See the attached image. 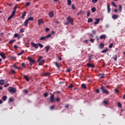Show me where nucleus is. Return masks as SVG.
Returning a JSON list of instances; mask_svg holds the SVG:
<instances>
[{
    "label": "nucleus",
    "mask_w": 125,
    "mask_h": 125,
    "mask_svg": "<svg viewBox=\"0 0 125 125\" xmlns=\"http://www.w3.org/2000/svg\"><path fill=\"white\" fill-rule=\"evenodd\" d=\"M17 7H18L17 6L14 7L11 16L8 18V20H11V19L14 17V15H15V14L16 13V9H17Z\"/></svg>",
    "instance_id": "nucleus-1"
},
{
    "label": "nucleus",
    "mask_w": 125,
    "mask_h": 125,
    "mask_svg": "<svg viewBox=\"0 0 125 125\" xmlns=\"http://www.w3.org/2000/svg\"><path fill=\"white\" fill-rule=\"evenodd\" d=\"M50 97L48 98L47 100V101H49L50 102H51L52 103H54V102H55V99L54 98V94H52V93H50Z\"/></svg>",
    "instance_id": "nucleus-2"
},
{
    "label": "nucleus",
    "mask_w": 125,
    "mask_h": 125,
    "mask_svg": "<svg viewBox=\"0 0 125 125\" xmlns=\"http://www.w3.org/2000/svg\"><path fill=\"white\" fill-rule=\"evenodd\" d=\"M27 59L29 61V64L31 67L33 66V64H34V63H36V61H35V60H34V59H33L31 57H28Z\"/></svg>",
    "instance_id": "nucleus-3"
},
{
    "label": "nucleus",
    "mask_w": 125,
    "mask_h": 125,
    "mask_svg": "<svg viewBox=\"0 0 125 125\" xmlns=\"http://www.w3.org/2000/svg\"><path fill=\"white\" fill-rule=\"evenodd\" d=\"M101 89L103 93H105V94H109V91L106 90V88H105V87H104V86L102 85L101 87Z\"/></svg>",
    "instance_id": "nucleus-4"
},
{
    "label": "nucleus",
    "mask_w": 125,
    "mask_h": 125,
    "mask_svg": "<svg viewBox=\"0 0 125 125\" xmlns=\"http://www.w3.org/2000/svg\"><path fill=\"white\" fill-rule=\"evenodd\" d=\"M51 34H49L48 35H46L45 37H42L40 38V41H46V39L49 38H51Z\"/></svg>",
    "instance_id": "nucleus-5"
},
{
    "label": "nucleus",
    "mask_w": 125,
    "mask_h": 125,
    "mask_svg": "<svg viewBox=\"0 0 125 125\" xmlns=\"http://www.w3.org/2000/svg\"><path fill=\"white\" fill-rule=\"evenodd\" d=\"M8 90L9 92H13V93H16V88L15 87H9L8 88Z\"/></svg>",
    "instance_id": "nucleus-6"
},
{
    "label": "nucleus",
    "mask_w": 125,
    "mask_h": 125,
    "mask_svg": "<svg viewBox=\"0 0 125 125\" xmlns=\"http://www.w3.org/2000/svg\"><path fill=\"white\" fill-rule=\"evenodd\" d=\"M66 19L68 21H67L68 22L70 23V24H71V25L74 24V20L73 19V18H71V16L67 17Z\"/></svg>",
    "instance_id": "nucleus-7"
},
{
    "label": "nucleus",
    "mask_w": 125,
    "mask_h": 125,
    "mask_svg": "<svg viewBox=\"0 0 125 125\" xmlns=\"http://www.w3.org/2000/svg\"><path fill=\"white\" fill-rule=\"evenodd\" d=\"M51 73L50 72H45L42 73V76H43V77H49Z\"/></svg>",
    "instance_id": "nucleus-8"
},
{
    "label": "nucleus",
    "mask_w": 125,
    "mask_h": 125,
    "mask_svg": "<svg viewBox=\"0 0 125 125\" xmlns=\"http://www.w3.org/2000/svg\"><path fill=\"white\" fill-rule=\"evenodd\" d=\"M87 66L89 68H95V65H94V64L90 63L89 62L87 63Z\"/></svg>",
    "instance_id": "nucleus-9"
},
{
    "label": "nucleus",
    "mask_w": 125,
    "mask_h": 125,
    "mask_svg": "<svg viewBox=\"0 0 125 125\" xmlns=\"http://www.w3.org/2000/svg\"><path fill=\"white\" fill-rule=\"evenodd\" d=\"M31 45H32V46L33 47H35V48H39V45H38V44H36L34 42H31Z\"/></svg>",
    "instance_id": "nucleus-10"
},
{
    "label": "nucleus",
    "mask_w": 125,
    "mask_h": 125,
    "mask_svg": "<svg viewBox=\"0 0 125 125\" xmlns=\"http://www.w3.org/2000/svg\"><path fill=\"white\" fill-rule=\"evenodd\" d=\"M0 56H1L3 59H5L6 58V56H5V54L3 52L0 53Z\"/></svg>",
    "instance_id": "nucleus-11"
},
{
    "label": "nucleus",
    "mask_w": 125,
    "mask_h": 125,
    "mask_svg": "<svg viewBox=\"0 0 125 125\" xmlns=\"http://www.w3.org/2000/svg\"><path fill=\"white\" fill-rule=\"evenodd\" d=\"M38 23H39V25L41 26V25H42V24H43L44 22H43V20H42V19H40L38 21Z\"/></svg>",
    "instance_id": "nucleus-12"
},
{
    "label": "nucleus",
    "mask_w": 125,
    "mask_h": 125,
    "mask_svg": "<svg viewBox=\"0 0 125 125\" xmlns=\"http://www.w3.org/2000/svg\"><path fill=\"white\" fill-rule=\"evenodd\" d=\"M104 46H105V44H104L103 43H101L99 44V47L100 49H102L104 48Z\"/></svg>",
    "instance_id": "nucleus-13"
},
{
    "label": "nucleus",
    "mask_w": 125,
    "mask_h": 125,
    "mask_svg": "<svg viewBox=\"0 0 125 125\" xmlns=\"http://www.w3.org/2000/svg\"><path fill=\"white\" fill-rule=\"evenodd\" d=\"M107 9L108 13H110L111 11V7H110V4H107Z\"/></svg>",
    "instance_id": "nucleus-14"
},
{
    "label": "nucleus",
    "mask_w": 125,
    "mask_h": 125,
    "mask_svg": "<svg viewBox=\"0 0 125 125\" xmlns=\"http://www.w3.org/2000/svg\"><path fill=\"white\" fill-rule=\"evenodd\" d=\"M112 59H113V60H114L115 61H117V60L118 59V55L115 54L113 56Z\"/></svg>",
    "instance_id": "nucleus-15"
},
{
    "label": "nucleus",
    "mask_w": 125,
    "mask_h": 125,
    "mask_svg": "<svg viewBox=\"0 0 125 125\" xmlns=\"http://www.w3.org/2000/svg\"><path fill=\"white\" fill-rule=\"evenodd\" d=\"M119 18V16H118V15H112V19L116 20V19H118V18Z\"/></svg>",
    "instance_id": "nucleus-16"
},
{
    "label": "nucleus",
    "mask_w": 125,
    "mask_h": 125,
    "mask_svg": "<svg viewBox=\"0 0 125 125\" xmlns=\"http://www.w3.org/2000/svg\"><path fill=\"white\" fill-rule=\"evenodd\" d=\"M28 24H29V21L27 19L25 21H24V26L25 27H28Z\"/></svg>",
    "instance_id": "nucleus-17"
},
{
    "label": "nucleus",
    "mask_w": 125,
    "mask_h": 125,
    "mask_svg": "<svg viewBox=\"0 0 125 125\" xmlns=\"http://www.w3.org/2000/svg\"><path fill=\"white\" fill-rule=\"evenodd\" d=\"M96 21L94 22L95 25H97V24H99V21H100V19H96Z\"/></svg>",
    "instance_id": "nucleus-18"
},
{
    "label": "nucleus",
    "mask_w": 125,
    "mask_h": 125,
    "mask_svg": "<svg viewBox=\"0 0 125 125\" xmlns=\"http://www.w3.org/2000/svg\"><path fill=\"white\" fill-rule=\"evenodd\" d=\"M106 35L104 34V35H102L100 37V39H101V40H103V39H106Z\"/></svg>",
    "instance_id": "nucleus-19"
},
{
    "label": "nucleus",
    "mask_w": 125,
    "mask_h": 125,
    "mask_svg": "<svg viewBox=\"0 0 125 125\" xmlns=\"http://www.w3.org/2000/svg\"><path fill=\"white\" fill-rule=\"evenodd\" d=\"M26 13H27V12H26V11H24V12H23V13L22 14V16H21V18H22V19H24V18H25V17L26 16Z\"/></svg>",
    "instance_id": "nucleus-20"
},
{
    "label": "nucleus",
    "mask_w": 125,
    "mask_h": 125,
    "mask_svg": "<svg viewBox=\"0 0 125 125\" xmlns=\"http://www.w3.org/2000/svg\"><path fill=\"white\" fill-rule=\"evenodd\" d=\"M54 15V14L53 11H51V12H50L49 13V17H50V18L52 17Z\"/></svg>",
    "instance_id": "nucleus-21"
},
{
    "label": "nucleus",
    "mask_w": 125,
    "mask_h": 125,
    "mask_svg": "<svg viewBox=\"0 0 125 125\" xmlns=\"http://www.w3.org/2000/svg\"><path fill=\"white\" fill-rule=\"evenodd\" d=\"M45 48L46 49V52H48V50L50 49V46H45Z\"/></svg>",
    "instance_id": "nucleus-22"
},
{
    "label": "nucleus",
    "mask_w": 125,
    "mask_h": 125,
    "mask_svg": "<svg viewBox=\"0 0 125 125\" xmlns=\"http://www.w3.org/2000/svg\"><path fill=\"white\" fill-rule=\"evenodd\" d=\"M4 83H5V81H4V80H0V84L1 85H3L4 84Z\"/></svg>",
    "instance_id": "nucleus-23"
},
{
    "label": "nucleus",
    "mask_w": 125,
    "mask_h": 125,
    "mask_svg": "<svg viewBox=\"0 0 125 125\" xmlns=\"http://www.w3.org/2000/svg\"><path fill=\"white\" fill-rule=\"evenodd\" d=\"M104 74H99V76L100 77V79H104Z\"/></svg>",
    "instance_id": "nucleus-24"
},
{
    "label": "nucleus",
    "mask_w": 125,
    "mask_h": 125,
    "mask_svg": "<svg viewBox=\"0 0 125 125\" xmlns=\"http://www.w3.org/2000/svg\"><path fill=\"white\" fill-rule=\"evenodd\" d=\"M24 78L25 79V80H26V81H27V82H29V77H28V75H25L24 76Z\"/></svg>",
    "instance_id": "nucleus-25"
},
{
    "label": "nucleus",
    "mask_w": 125,
    "mask_h": 125,
    "mask_svg": "<svg viewBox=\"0 0 125 125\" xmlns=\"http://www.w3.org/2000/svg\"><path fill=\"white\" fill-rule=\"evenodd\" d=\"M44 60H42L39 63V65H40V66H41V65L42 64H44Z\"/></svg>",
    "instance_id": "nucleus-26"
},
{
    "label": "nucleus",
    "mask_w": 125,
    "mask_h": 125,
    "mask_svg": "<svg viewBox=\"0 0 125 125\" xmlns=\"http://www.w3.org/2000/svg\"><path fill=\"white\" fill-rule=\"evenodd\" d=\"M42 56L40 57L38 59V60H37V62L38 63H40L41 62V60H42Z\"/></svg>",
    "instance_id": "nucleus-27"
},
{
    "label": "nucleus",
    "mask_w": 125,
    "mask_h": 125,
    "mask_svg": "<svg viewBox=\"0 0 125 125\" xmlns=\"http://www.w3.org/2000/svg\"><path fill=\"white\" fill-rule=\"evenodd\" d=\"M87 22L88 23H90V22H93V19H92V18H90L88 19Z\"/></svg>",
    "instance_id": "nucleus-28"
},
{
    "label": "nucleus",
    "mask_w": 125,
    "mask_h": 125,
    "mask_svg": "<svg viewBox=\"0 0 125 125\" xmlns=\"http://www.w3.org/2000/svg\"><path fill=\"white\" fill-rule=\"evenodd\" d=\"M2 99L3 101H6V99H7V97L6 96H4L2 98Z\"/></svg>",
    "instance_id": "nucleus-29"
},
{
    "label": "nucleus",
    "mask_w": 125,
    "mask_h": 125,
    "mask_svg": "<svg viewBox=\"0 0 125 125\" xmlns=\"http://www.w3.org/2000/svg\"><path fill=\"white\" fill-rule=\"evenodd\" d=\"M55 64L56 66L57 67V68H60V64L58 63V62H55Z\"/></svg>",
    "instance_id": "nucleus-30"
},
{
    "label": "nucleus",
    "mask_w": 125,
    "mask_h": 125,
    "mask_svg": "<svg viewBox=\"0 0 125 125\" xmlns=\"http://www.w3.org/2000/svg\"><path fill=\"white\" fill-rule=\"evenodd\" d=\"M24 52H25V51L22 50L21 51V53H18L17 55H18V56H20V55H21V54H23V53H24Z\"/></svg>",
    "instance_id": "nucleus-31"
},
{
    "label": "nucleus",
    "mask_w": 125,
    "mask_h": 125,
    "mask_svg": "<svg viewBox=\"0 0 125 125\" xmlns=\"http://www.w3.org/2000/svg\"><path fill=\"white\" fill-rule=\"evenodd\" d=\"M28 21H34V18L32 17H29L28 19Z\"/></svg>",
    "instance_id": "nucleus-32"
},
{
    "label": "nucleus",
    "mask_w": 125,
    "mask_h": 125,
    "mask_svg": "<svg viewBox=\"0 0 125 125\" xmlns=\"http://www.w3.org/2000/svg\"><path fill=\"white\" fill-rule=\"evenodd\" d=\"M122 10H123V6H122V5H119V12H122Z\"/></svg>",
    "instance_id": "nucleus-33"
},
{
    "label": "nucleus",
    "mask_w": 125,
    "mask_h": 125,
    "mask_svg": "<svg viewBox=\"0 0 125 125\" xmlns=\"http://www.w3.org/2000/svg\"><path fill=\"white\" fill-rule=\"evenodd\" d=\"M67 4L68 5H71V4H72V1L71 0H68Z\"/></svg>",
    "instance_id": "nucleus-34"
},
{
    "label": "nucleus",
    "mask_w": 125,
    "mask_h": 125,
    "mask_svg": "<svg viewBox=\"0 0 125 125\" xmlns=\"http://www.w3.org/2000/svg\"><path fill=\"white\" fill-rule=\"evenodd\" d=\"M107 51H108V48H106L105 49L102 51V53H105L107 52Z\"/></svg>",
    "instance_id": "nucleus-35"
},
{
    "label": "nucleus",
    "mask_w": 125,
    "mask_h": 125,
    "mask_svg": "<svg viewBox=\"0 0 125 125\" xmlns=\"http://www.w3.org/2000/svg\"><path fill=\"white\" fill-rule=\"evenodd\" d=\"M82 87L84 88V89H86V86L85 85V84H82Z\"/></svg>",
    "instance_id": "nucleus-36"
},
{
    "label": "nucleus",
    "mask_w": 125,
    "mask_h": 125,
    "mask_svg": "<svg viewBox=\"0 0 125 125\" xmlns=\"http://www.w3.org/2000/svg\"><path fill=\"white\" fill-rule=\"evenodd\" d=\"M14 101V99L12 98H10L9 99V102H13Z\"/></svg>",
    "instance_id": "nucleus-37"
},
{
    "label": "nucleus",
    "mask_w": 125,
    "mask_h": 125,
    "mask_svg": "<svg viewBox=\"0 0 125 125\" xmlns=\"http://www.w3.org/2000/svg\"><path fill=\"white\" fill-rule=\"evenodd\" d=\"M13 42H15V40H11L9 42V43H13Z\"/></svg>",
    "instance_id": "nucleus-38"
},
{
    "label": "nucleus",
    "mask_w": 125,
    "mask_h": 125,
    "mask_svg": "<svg viewBox=\"0 0 125 125\" xmlns=\"http://www.w3.org/2000/svg\"><path fill=\"white\" fill-rule=\"evenodd\" d=\"M91 11L92 12H95V11H96V8L95 7H93L91 9Z\"/></svg>",
    "instance_id": "nucleus-39"
},
{
    "label": "nucleus",
    "mask_w": 125,
    "mask_h": 125,
    "mask_svg": "<svg viewBox=\"0 0 125 125\" xmlns=\"http://www.w3.org/2000/svg\"><path fill=\"white\" fill-rule=\"evenodd\" d=\"M103 102L105 105H108V104H109V102H108V101H104Z\"/></svg>",
    "instance_id": "nucleus-40"
},
{
    "label": "nucleus",
    "mask_w": 125,
    "mask_h": 125,
    "mask_svg": "<svg viewBox=\"0 0 125 125\" xmlns=\"http://www.w3.org/2000/svg\"><path fill=\"white\" fill-rule=\"evenodd\" d=\"M71 8L72 9H76V6H75V4H72L71 5Z\"/></svg>",
    "instance_id": "nucleus-41"
},
{
    "label": "nucleus",
    "mask_w": 125,
    "mask_h": 125,
    "mask_svg": "<svg viewBox=\"0 0 125 125\" xmlns=\"http://www.w3.org/2000/svg\"><path fill=\"white\" fill-rule=\"evenodd\" d=\"M21 66L22 67H23V68H26V64H25L24 62H22L21 63Z\"/></svg>",
    "instance_id": "nucleus-42"
},
{
    "label": "nucleus",
    "mask_w": 125,
    "mask_h": 125,
    "mask_svg": "<svg viewBox=\"0 0 125 125\" xmlns=\"http://www.w3.org/2000/svg\"><path fill=\"white\" fill-rule=\"evenodd\" d=\"M38 45L40 46V47H41V48H42V47H43V45L40 43H38Z\"/></svg>",
    "instance_id": "nucleus-43"
},
{
    "label": "nucleus",
    "mask_w": 125,
    "mask_h": 125,
    "mask_svg": "<svg viewBox=\"0 0 125 125\" xmlns=\"http://www.w3.org/2000/svg\"><path fill=\"white\" fill-rule=\"evenodd\" d=\"M13 67H14V68H16V69H19L21 68V67H19L15 65V64L13 65Z\"/></svg>",
    "instance_id": "nucleus-44"
},
{
    "label": "nucleus",
    "mask_w": 125,
    "mask_h": 125,
    "mask_svg": "<svg viewBox=\"0 0 125 125\" xmlns=\"http://www.w3.org/2000/svg\"><path fill=\"white\" fill-rule=\"evenodd\" d=\"M112 5L114 6L115 7H117V5L115 4V2L114 1L111 2Z\"/></svg>",
    "instance_id": "nucleus-45"
},
{
    "label": "nucleus",
    "mask_w": 125,
    "mask_h": 125,
    "mask_svg": "<svg viewBox=\"0 0 125 125\" xmlns=\"http://www.w3.org/2000/svg\"><path fill=\"white\" fill-rule=\"evenodd\" d=\"M98 1V0H92V3H96Z\"/></svg>",
    "instance_id": "nucleus-46"
},
{
    "label": "nucleus",
    "mask_w": 125,
    "mask_h": 125,
    "mask_svg": "<svg viewBox=\"0 0 125 125\" xmlns=\"http://www.w3.org/2000/svg\"><path fill=\"white\" fill-rule=\"evenodd\" d=\"M23 92H24L25 94H28V90L27 89L24 90H23Z\"/></svg>",
    "instance_id": "nucleus-47"
},
{
    "label": "nucleus",
    "mask_w": 125,
    "mask_h": 125,
    "mask_svg": "<svg viewBox=\"0 0 125 125\" xmlns=\"http://www.w3.org/2000/svg\"><path fill=\"white\" fill-rule=\"evenodd\" d=\"M118 106L119 108H122V104H121V103H118Z\"/></svg>",
    "instance_id": "nucleus-48"
},
{
    "label": "nucleus",
    "mask_w": 125,
    "mask_h": 125,
    "mask_svg": "<svg viewBox=\"0 0 125 125\" xmlns=\"http://www.w3.org/2000/svg\"><path fill=\"white\" fill-rule=\"evenodd\" d=\"M73 86H74V85L70 84V85L68 86V88H73Z\"/></svg>",
    "instance_id": "nucleus-49"
},
{
    "label": "nucleus",
    "mask_w": 125,
    "mask_h": 125,
    "mask_svg": "<svg viewBox=\"0 0 125 125\" xmlns=\"http://www.w3.org/2000/svg\"><path fill=\"white\" fill-rule=\"evenodd\" d=\"M30 4H31V2H28L26 3V6H30Z\"/></svg>",
    "instance_id": "nucleus-50"
},
{
    "label": "nucleus",
    "mask_w": 125,
    "mask_h": 125,
    "mask_svg": "<svg viewBox=\"0 0 125 125\" xmlns=\"http://www.w3.org/2000/svg\"><path fill=\"white\" fill-rule=\"evenodd\" d=\"M56 100L57 102H59V101H60V98L57 97L56 99Z\"/></svg>",
    "instance_id": "nucleus-51"
},
{
    "label": "nucleus",
    "mask_w": 125,
    "mask_h": 125,
    "mask_svg": "<svg viewBox=\"0 0 125 125\" xmlns=\"http://www.w3.org/2000/svg\"><path fill=\"white\" fill-rule=\"evenodd\" d=\"M48 96V93H47V92H46L44 93V97H47Z\"/></svg>",
    "instance_id": "nucleus-52"
},
{
    "label": "nucleus",
    "mask_w": 125,
    "mask_h": 125,
    "mask_svg": "<svg viewBox=\"0 0 125 125\" xmlns=\"http://www.w3.org/2000/svg\"><path fill=\"white\" fill-rule=\"evenodd\" d=\"M96 92L97 93H99V92H100V90L99 89H96Z\"/></svg>",
    "instance_id": "nucleus-53"
},
{
    "label": "nucleus",
    "mask_w": 125,
    "mask_h": 125,
    "mask_svg": "<svg viewBox=\"0 0 125 125\" xmlns=\"http://www.w3.org/2000/svg\"><path fill=\"white\" fill-rule=\"evenodd\" d=\"M58 58L59 60H60L61 61V60H62V57H61V56H58Z\"/></svg>",
    "instance_id": "nucleus-54"
},
{
    "label": "nucleus",
    "mask_w": 125,
    "mask_h": 125,
    "mask_svg": "<svg viewBox=\"0 0 125 125\" xmlns=\"http://www.w3.org/2000/svg\"><path fill=\"white\" fill-rule=\"evenodd\" d=\"M113 43H111V44L109 45V48H112V47H113Z\"/></svg>",
    "instance_id": "nucleus-55"
},
{
    "label": "nucleus",
    "mask_w": 125,
    "mask_h": 125,
    "mask_svg": "<svg viewBox=\"0 0 125 125\" xmlns=\"http://www.w3.org/2000/svg\"><path fill=\"white\" fill-rule=\"evenodd\" d=\"M114 91H115L116 93H119V89H114Z\"/></svg>",
    "instance_id": "nucleus-56"
},
{
    "label": "nucleus",
    "mask_w": 125,
    "mask_h": 125,
    "mask_svg": "<svg viewBox=\"0 0 125 125\" xmlns=\"http://www.w3.org/2000/svg\"><path fill=\"white\" fill-rule=\"evenodd\" d=\"M93 57V55H91L89 57V59L88 60H91V59H92V57Z\"/></svg>",
    "instance_id": "nucleus-57"
},
{
    "label": "nucleus",
    "mask_w": 125,
    "mask_h": 125,
    "mask_svg": "<svg viewBox=\"0 0 125 125\" xmlns=\"http://www.w3.org/2000/svg\"><path fill=\"white\" fill-rule=\"evenodd\" d=\"M54 108H55V106L54 105H52L51 107H50V109L51 110H53V109H54Z\"/></svg>",
    "instance_id": "nucleus-58"
},
{
    "label": "nucleus",
    "mask_w": 125,
    "mask_h": 125,
    "mask_svg": "<svg viewBox=\"0 0 125 125\" xmlns=\"http://www.w3.org/2000/svg\"><path fill=\"white\" fill-rule=\"evenodd\" d=\"M19 36V35L17 33H16L14 34L15 38H18V37Z\"/></svg>",
    "instance_id": "nucleus-59"
},
{
    "label": "nucleus",
    "mask_w": 125,
    "mask_h": 125,
    "mask_svg": "<svg viewBox=\"0 0 125 125\" xmlns=\"http://www.w3.org/2000/svg\"><path fill=\"white\" fill-rule=\"evenodd\" d=\"M20 32L21 33H24V29L23 28H21L20 29Z\"/></svg>",
    "instance_id": "nucleus-60"
},
{
    "label": "nucleus",
    "mask_w": 125,
    "mask_h": 125,
    "mask_svg": "<svg viewBox=\"0 0 125 125\" xmlns=\"http://www.w3.org/2000/svg\"><path fill=\"white\" fill-rule=\"evenodd\" d=\"M89 15H90V11H88L87 12V16L89 17Z\"/></svg>",
    "instance_id": "nucleus-61"
},
{
    "label": "nucleus",
    "mask_w": 125,
    "mask_h": 125,
    "mask_svg": "<svg viewBox=\"0 0 125 125\" xmlns=\"http://www.w3.org/2000/svg\"><path fill=\"white\" fill-rule=\"evenodd\" d=\"M71 71H72V70L70 68H68L66 70V72H67V73H69L70 72H71Z\"/></svg>",
    "instance_id": "nucleus-62"
},
{
    "label": "nucleus",
    "mask_w": 125,
    "mask_h": 125,
    "mask_svg": "<svg viewBox=\"0 0 125 125\" xmlns=\"http://www.w3.org/2000/svg\"><path fill=\"white\" fill-rule=\"evenodd\" d=\"M14 49H17V48H18V46H17V45H15L14 46Z\"/></svg>",
    "instance_id": "nucleus-63"
},
{
    "label": "nucleus",
    "mask_w": 125,
    "mask_h": 125,
    "mask_svg": "<svg viewBox=\"0 0 125 125\" xmlns=\"http://www.w3.org/2000/svg\"><path fill=\"white\" fill-rule=\"evenodd\" d=\"M45 30L46 31V32H48V31H49V28L46 27Z\"/></svg>",
    "instance_id": "nucleus-64"
}]
</instances>
